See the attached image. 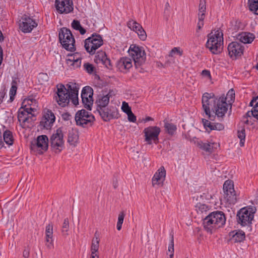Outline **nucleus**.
Returning a JSON list of instances; mask_svg holds the SVG:
<instances>
[{"mask_svg":"<svg viewBox=\"0 0 258 258\" xmlns=\"http://www.w3.org/2000/svg\"><path fill=\"white\" fill-rule=\"evenodd\" d=\"M67 86L68 89L62 84L56 86L57 90L54 98L57 104L62 107L67 106L70 100H72V103L75 105L78 104V88L76 87H72L69 84H68Z\"/></svg>","mask_w":258,"mask_h":258,"instance_id":"1","label":"nucleus"},{"mask_svg":"<svg viewBox=\"0 0 258 258\" xmlns=\"http://www.w3.org/2000/svg\"><path fill=\"white\" fill-rule=\"evenodd\" d=\"M226 219L225 215L223 212L216 211L211 212L204 218L203 225L205 230L211 234L218 228L224 226Z\"/></svg>","mask_w":258,"mask_h":258,"instance_id":"2","label":"nucleus"},{"mask_svg":"<svg viewBox=\"0 0 258 258\" xmlns=\"http://www.w3.org/2000/svg\"><path fill=\"white\" fill-rule=\"evenodd\" d=\"M223 34L221 30H218L215 34L208 36L206 47L215 54L220 53L223 49Z\"/></svg>","mask_w":258,"mask_h":258,"instance_id":"3","label":"nucleus"},{"mask_svg":"<svg viewBox=\"0 0 258 258\" xmlns=\"http://www.w3.org/2000/svg\"><path fill=\"white\" fill-rule=\"evenodd\" d=\"M58 38L60 44L65 49L72 52L76 50L75 40L70 29L66 27L61 28L59 31Z\"/></svg>","mask_w":258,"mask_h":258,"instance_id":"4","label":"nucleus"},{"mask_svg":"<svg viewBox=\"0 0 258 258\" xmlns=\"http://www.w3.org/2000/svg\"><path fill=\"white\" fill-rule=\"evenodd\" d=\"M128 52L134 60L135 68L137 69L142 70L141 67L146 59V55L143 47L136 44H132Z\"/></svg>","mask_w":258,"mask_h":258,"instance_id":"5","label":"nucleus"},{"mask_svg":"<svg viewBox=\"0 0 258 258\" xmlns=\"http://www.w3.org/2000/svg\"><path fill=\"white\" fill-rule=\"evenodd\" d=\"M103 44L102 36L94 33L84 41V47L86 51L90 55L95 53L96 50Z\"/></svg>","mask_w":258,"mask_h":258,"instance_id":"6","label":"nucleus"},{"mask_svg":"<svg viewBox=\"0 0 258 258\" xmlns=\"http://www.w3.org/2000/svg\"><path fill=\"white\" fill-rule=\"evenodd\" d=\"M218 98L216 97L213 93L205 92L203 94L202 99V107L204 110L206 116L211 120L214 121L215 115L211 113L210 106L213 103L214 105L217 103Z\"/></svg>","mask_w":258,"mask_h":258,"instance_id":"7","label":"nucleus"},{"mask_svg":"<svg viewBox=\"0 0 258 258\" xmlns=\"http://www.w3.org/2000/svg\"><path fill=\"white\" fill-rule=\"evenodd\" d=\"M229 104L227 103V98L224 95L218 98L216 104L212 108L213 115H215L219 121H222L228 110Z\"/></svg>","mask_w":258,"mask_h":258,"instance_id":"8","label":"nucleus"},{"mask_svg":"<svg viewBox=\"0 0 258 258\" xmlns=\"http://www.w3.org/2000/svg\"><path fill=\"white\" fill-rule=\"evenodd\" d=\"M67 128L61 127L56 130L50 138L51 146L56 150V152H59L64 145L63 135L67 132Z\"/></svg>","mask_w":258,"mask_h":258,"instance_id":"9","label":"nucleus"},{"mask_svg":"<svg viewBox=\"0 0 258 258\" xmlns=\"http://www.w3.org/2000/svg\"><path fill=\"white\" fill-rule=\"evenodd\" d=\"M48 148V138L46 135L39 136L31 143L30 149L34 152L42 154Z\"/></svg>","mask_w":258,"mask_h":258,"instance_id":"10","label":"nucleus"},{"mask_svg":"<svg viewBox=\"0 0 258 258\" xmlns=\"http://www.w3.org/2000/svg\"><path fill=\"white\" fill-rule=\"evenodd\" d=\"M254 212L251 208H243L237 214V221L242 226L249 225L253 219Z\"/></svg>","mask_w":258,"mask_h":258,"instance_id":"11","label":"nucleus"},{"mask_svg":"<svg viewBox=\"0 0 258 258\" xmlns=\"http://www.w3.org/2000/svg\"><path fill=\"white\" fill-rule=\"evenodd\" d=\"M223 191L225 198L229 204L234 205L237 202L233 182L232 180H227L225 181L223 184Z\"/></svg>","mask_w":258,"mask_h":258,"instance_id":"12","label":"nucleus"},{"mask_svg":"<svg viewBox=\"0 0 258 258\" xmlns=\"http://www.w3.org/2000/svg\"><path fill=\"white\" fill-rule=\"evenodd\" d=\"M160 132V127L156 126H150L145 128L144 130L145 141L149 145L152 143V141L157 144L158 142V136Z\"/></svg>","mask_w":258,"mask_h":258,"instance_id":"13","label":"nucleus"},{"mask_svg":"<svg viewBox=\"0 0 258 258\" xmlns=\"http://www.w3.org/2000/svg\"><path fill=\"white\" fill-rule=\"evenodd\" d=\"M94 119V116L91 113L84 109L78 111L75 115L76 124L82 126L93 122Z\"/></svg>","mask_w":258,"mask_h":258,"instance_id":"14","label":"nucleus"},{"mask_svg":"<svg viewBox=\"0 0 258 258\" xmlns=\"http://www.w3.org/2000/svg\"><path fill=\"white\" fill-rule=\"evenodd\" d=\"M112 90H110L108 92L107 91L102 90V93L97 95L95 104H96V111L104 109L109 104L110 98L112 96Z\"/></svg>","mask_w":258,"mask_h":258,"instance_id":"15","label":"nucleus"},{"mask_svg":"<svg viewBox=\"0 0 258 258\" xmlns=\"http://www.w3.org/2000/svg\"><path fill=\"white\" fill-rule=\"evenodd\" d=\"M97 111L105 121H108L114 118H118L119 116L118 109L113 106L106 107L104 109L102 108Z\"/></svg>","mask_w":258,"mask_h":258,"instance_id":"16","label":"nucleus"},{"mask_svg":"<svg viewBox=\"0 0 258 258\" xmlns=\"http://www.w3.org/2000/svg\"><path fill=\"white\" fill-rule=\"evenodd\" d=\"M37 26V23L33 19L26 15H24L21 18L19 24V28L24 33H30Z\"/></svg>","mask_w":258,"mask_h":258,"instance_id":"17","label":"nucleus"},{"mask_svg":"<svg viewBox=\"0 0 258 258\" xmlns=\"http://www.w3.org/2000/svg\"><path fill=\"white\" fill-rule=\"evenodd\" d=\"M55 5L60 14H68L74 10L72 0H55Z\"/></svg>","mask_w":258,"mask_h":258,"instance_id":"18","label":"nucleus"},{"mask_svg":"<svg viewBox=\"0 0 258 258\" xmlns=\"http://www.w3.org/2000/svg\"><path fill=\"white\" fill-rule=\"evenodd\" d=\"M228 53L231 58H236L243 53L244 47L238 42H232L228 46Z\"/></svg>","mask_w":258,"mask_h":258,"instance_id":"19","label":"nucleus"},{"mask_svg":"<svg viewBox=\"0 0 258 258\" xmlns=\"http://www.w3.org/2000/svg\"><path fill=\"white\" fill-rule=\"evenodd\" d=\"M190 141L197 144V146L199 148L209 154L212 153L214 151V149H216L217 147H219V144L218 143L209 142L204 143L196 137L193 138Z\"/></svg>","mask_w":258,"mask_h":258,"instance_id":"20","label":"nucleus"},{"mask_svg":"<svg viewBox=\"0 0 258 258\" xmlns=\"http://www.w3.org/2000/svg\"><path fill=\"white\" fill-rule=\"evenodd\" d=\"M94 61L96 63H102L107 68L110 69L112 68L110 59L107 56L105 51H98L94 58Z\"/></svg>","mask_w":258,"mask_h":258,"instance_id":"21","label":"nucleus"},{"mask_svg":"<svg viewBox=\"0 0 258 258\" xmlns=\"http://www.w3.org/2000/svg\"><path fill=\"white\" fill-rule=\"evenodd\" d=\"M66 59V63L68 66H72L74 69L79 68L81 64V55L78 52L69 54Z\"/></svg>","mask_w":258,"mask_h":258,"instance_id":"22","label":"nucleus"},{"mask_svg":"<svg viewBox=\"0 0 258 258\" xmlns=\"http://www.w3.org/2000/svg\"><path fill=\"white\" fill-rule=\"evenodd\" d=\"M55 117L51 110H47V112L44 115L40 124L44 126V128L48 129L50 128L54 122Z\"/></svg>","mask_w":258,"mask_h":258,"instance_id":"23","label":"nucleus"},{"mask_svg":"<svg viewBox=\"0 0 258 258\" xmlns=\"http://www.w3.org/2000/svg\"><path fill=\"white\" fill-rule=\"evenodd\" d=\"M211 121L209 119H202L204 126L209 132L212 130L222 131L224 130V125L222 123L211 122Z\"/></svg>","mask_w":258,"mask_h":258,"instance_id":"24","label":"nucleus"},{"mask_svg":"<svg viewBox=\"0 0 258 258\" xmlns=\"http://www.w3.org/2000/svg\"><path fill=\"white\" fill-rule=\"evenodd\" d=\"M116 66L120 72H126L133 67L132 59L127 57H122L117 61Z\"/></svg>","mask_w":258,"mask_h":258,"instance_id":"25","label":"nucleus"},{"mask_svg":"<svg viewBox=\"0 0 258 258\" xmlns=\"http://www.w3.org/2000/svg\"><path fill=\"white\" fill-rule=\"evenodd\" d=\"M166 176V170L163 166H161L155 173L152 178V184H160L164 180Z\"/></svg>","mask_w":258,"mask_h":258,"instance_id":"26","label":"nucleus"},{"mask_svg":"<svg viewBox=\"0 0 258 258\" xmlns=\"http://www.w3.org/2000/svg\"><path fill=\"white\" fill-rule=\"evenodd\" d=\"M229 236L231 237V240L234 242H240L245 237V233L242 230L231 231L229 233Z\"/></svg>","mask_w":258,"mask_h":258,"instance_id":"27","label":"nucleus"},{"mask_svg":"<svg viewBox=\"0 0 258 258\" xmlns=\"http://www.w3.org/2000/svg\"><path fill=\"white\" fill-rule=\"evenodd\" d=\"M79 135L76 130L69 128L68 131V142L71 145L75 146L78 142Z\"/></svg>","mask_w":258,"mask_h":258,"instance_id":"28","label":"nucleus"},{"mask_svg":"<svg viewBox=\"0 0 258 258\" xmlns=\"http://www.w3.org/2000/svg\"><path fill=\"white\" fill-rule=\"evenodd\" d=\"M254 38V34L247 32L242 33L239 35L240 41L243 43H250Z\"/></svg>","mask_w":258,"mask_h":258,"instance_id":"29","label":"nucleus"},{"mask_svg":"<svg viewBox=\"0 0 258 258\" xmlns=\"http://www.w3.org/2000/svg\"><path fill=\"white\" fill-rule=\"evenodd\" d=\"M26 114L24 111H22L21 108H20L18 111V119L20 122V125L23 128L26 127V122L28 120V118H26Z\"/></svg>","mask_w":258,"mask_h":258,"instance_id":"30","label":"nucleus"},{"mask_svg":"<svg viewBox=\"0 0 258 258\" xmlns=\"http://www.w3.org/2000/svg\"><path fill=\"white\" fill-rule=\"evenodd\" d=\"M3 138L5 143L8 145H12L14 143L13 133L9 130H6L3 134Z\"/></svg>","mask_w":258,"mask_h":258,"instance_id":"31","label":"nucleus"},{"mask_svg":"<svg viewBox=\"0 0 258 258\" xmlns=\"http://www.w3.org/2000/svg\"><path fill=\"white\" fill-rule=\"evenodd\" d=\"M93 90L90 86H85L84 87L82 90L81 93V98H90L91 99L93 98Z\"/></svg>","mask_w":258,"mask_h":258,"instance_id":"32","label":"nucleus"},{"mask_svg":"<svg viewBox=\"0 0 258 258\" xmlns=\"http://www.w3.org/2000/svg\"><path fill=\"white\" fill-rule=\"evenodd\" d=\"M164 127L167 133L170 135H173L176 131V125L172 123H169L167 121H164Z\"/></svg>","mask_w":258,"mask_h":258,"instance_id":"33","label":"nucleus"},{"mask_svg":"<svg viewBox=\"0 0 258 258\" xmlns=\"http://www.w3.org/2000/svg\"><path fill=\"white\" fill-rule=\"evenodd\" d=\"M248 4L249 10L258 15V0H248Z\"/></svg>","mask_w":258,"mask_h":258,"instance_id":"34","label":"nucleus"},{"mask_svg":"<svg viewBox=\"0 0 258 258\" xmlns=\"http://www.w3.org/2000/svg\"><path fill=\"white\" fill-rule=\"evenodd\" d=\"M99 239L98 237L93 238L91 244V254L97 255V252L99 249Z\"/></svg>","mask_w":258,"mask_h":258,"instance_id":"35","label":"nucleus"},{"mask_svg":"<svg viewBox=\"0 0 258 258\" xmlns=\"http://www.w3.org/2000/svg\"><path fill=\"white\" fill-rule=\"evenodd\" d=\"M237 137L240 139V146L241 147L244 146L245 138V130L244 127L237 131Z\"/></svg>","mask_w":258,"mask_h":258,"instance_id":"36","label":"nucleus"},{"mask_svg":"<svg viewBox=\"0 0 258 258\" xmlns=\"http://www.w3.org/2000/svg\"><path fill=\"white\" fill-rule=\"evenodd\" d=\"M69 230V221L68 218L64 219L61 227V233L63 236L68 235Z\"/></svg>","mask_w":258,"mask_h":258,"instance_id":"37","label":"nucleus"},{"mask_svg":"<svg viewBox=\"0 0 258 258\" xmlns=\"http://www.w3.org/2000/svg\"><path fill=\"white\" fill-rule=\"evenodd\" d=\"M170 242L168 246V251L170 252L169 254L170 258H173L174 255V238L173 233L171 232L170 234Z\"/></svg>","mask_w":258,"mask_h":258,"instance_id":"38","label":"nucleus"},{"mask_svg":"<svg viewBox=\"0 0 258 258\" xmlns=\"http://www.w3.org/2000/svg\"><path fill=\"white\" fill-rule=\"evenodd\" d=\"M125 214L123 211L119 213L118 216V220L116 225V228L118 231H120L122 228V225L123 222Z\"/></svg>","mask_w":258,"mask_h":258,"instance_id":"39","label":"nucleus"},{"mask_svg":"<svg viewBox=\"0 0 258 258\" xmlns=\"http://www.w3.org/2000/svg\"><path fill=\"white\" fill-rule=\"evenodd\" d=\"M82 100L84 107L87 109L91 110L93 102V98L84 97L82 98Z\"/></svg>","mask_w":258,"mask_h":258,"instance_id":"40","label":"nucleus"},{"mask_svg":"<svg viewBox=\"0 0 258 258\" xmlns=\"http://www.w3.org/2000/svg\"><path fill=\"white\" fill-rule=\"evenodd\" d=\"M196 208L198 213H201L206 212L209 209V206L207 205L200 203L197 204Z\"/></svg>","mask_w":258,"mask_h":258,"instance_id":"41","label":"nucleus"},{"mask_svg":"<svg viewBox=\"0 0 258 258\" xmlns=\"http://www.w3.org/2000/svg\"><path fill=\"white\" fill-rule=\"evenodd\" d=\"M46 238H51L53 237V225L51 223L49 224L46 227L45 229Z\"/></svg>","mask_w":258,"mask_h":258,"instance_id":"42","label":"nucleus"},{"mask_svg":"<svg viewBox=\"0 0 258 258\" xmlns=\"http://www.w3.org/2000/svg\"><path fill=\"white\" fill-rule=\"evenodd\" d=\"M83 68L84 70L89 74H92L95 71V67L94 66L89 62L85 63L83 64Z\"/></svg>","mask_w":258,"mask_h":258,"instance_id":"43","label":"nucleus"},{"mask_svg":"<svg viewBox=\"0 0 258 258\" xmlns=\"http://www.w3.org/2000/svg\"><path fill=\"white\" fill-rule=\"evenodd\" d=\"M206 10V2L205 1H200V5H199V14L198 17L200 15V14H203L204 17H205V12Z\"/></svg>","mask_w":258,"mask_h":258,"instance_id":"44","label":"nucleus"},{"mask_svg":"<svg viewBox=\"0 0 258 258\" xmlns=\"http://www.w3.org/2000/svg\"><path fill=\"white\" fill-rule=\"evenodd\" d=\"M170 6L168 2L165 4V8L164 10V17L167 21L169 18L170 14Z\"/></svg>","mask_w":258,"mask_h":258,"instance_id":"45","label":"nucleus"},{"mask_svg":"<svg viewBox=\"0 0 258 258\" xmlns=\"http://www.w3.org/2000/svg\"><path fill=\"white\" fill-rule=\"evenodd\" d=\"M199 18V21L197 24V33H198L199 32V30L201 29L204 26V20L205 19V17L203 16V14H200L199 17H198Z\"/></svg>","mask_w":258,"mask_h":258,"instance_id":"46","label":"nucleus"},{"mask_svg":"<svg viewBox=\"0 0 258 258\" xmlns=\"http://www.w3.org/2000/svg\"><path fill=\"white\" fill-rule=\"evenodd\" d=\"M17 90V82L13 80L12 82V86L10 90V95H15Z\"/></svg>","mask_w":258,"mask_h":258,"instance_id":"47","label":"nucleus"},{"mask_svg":"<svg viewBox=\"0 0 258 258\" xmlns=\"http://www.w3.org/2000/svg\"><path fill=\"white\" fill-rule=\"evenodd\" d=\"M177 54L179 56H181L183 54V51L179 47H174L170 52L169 56H173L174 54Z\"/></svg>","mask_w":258,"mask_h":258,"instance_id":"48","label":"nucleus"},{"mask_svg":"<svg viewBox=\"0 0 258 258\" xmlns=\"http://www.w3.org/2000/svg\"><path fill=\"white\" fill-rule=\"evenodd\" d=\"M137 33L138 34L139 38L141 40L144 41L146 39L147 34L143 27L141 29H140Z\"/></svg>","mask_w":258,"mask_h":258,"instance_id":"49","label":"nucleus"},{"mask_svg":"<svg viewBox=\"0 0 258 258\" xmlns=\"http://www.w3.org/2000/svg\"><path fill=\"white\" fill-rule=\"evenodd\" d=\"M127 111H130L127 113L128 119L130 121L135 122L136 121V116L133 114L131 110V108H128Z\"/></svg>","mask_w":258,"mask_h":258,"instance_id":"50","label":"nucleus"},{"mask_svg":"<svg viewBox=\"0 0 258 258\" xmlns=\"http://www.w3.org/2000/svg\"><path fill=\"white\" fill-rule=\"evenodd\" d=\"M71 26L74 29L77 30L81 26V25L78 20H74L71 24Z\"/></svg>","mask_w":258,"mask_h":258,"instance_id":"51","label":"nucleus"},{"mask_svg":"<svg viewBox=\"0 0 258 258\" xmlns=\"http://www.w3.org/2000/svg\"><path fill=\"white\" fill-rule=\"evenodd\" d=\"M226 98H230V101H233L235 98V92L233 89H230L227 94Z\"/></svg>","mask_w":258,"mask_h":258,"instance_id":"52","label":"nucleus"},{"mask_svg":"<svg viewBox=\"0 0 258 258\" xmlns=\"http://www.w3.org/2000/svg\"><path fill=\"white\" fill-rule=\"evenodd\" d=\"M22 111H24L26 114H28V115L33 114L32 113V111H34L36 110L35 109L32 108V107H27V108H23L21 107Z\"/></svg>","mask_w":258,"mask_h":258,"instance_id":"53","label":"nucleus"},{"mask_svg":"<svg viewBox=\"0 0 258 258\" xmlns=\"http://www.w3.org/2000/svg\"><path fill=\"white\" fill-rule=\"evenodd\" d=\"M46 245L48 248H51L53 247V239L51 238H45Z\"/></svg>","mask_w":258,"mask_h":258,"instance_id":"54","label":"nucleus"},{"mask_svg":"<svg viewBox=\"0 0 258 258\" xmlns=\"http://www.w3.org/2000/svg\"><path fill=\"white\" fill-rule=\"evenodd\" d=\"M137 24V22L136 21H134L133 20H131L128 21V22H127V26L131 30H133L134 27Z\"/></svg>","mask_w":258,"mask_h":258,"instance_id":"55","label":"nucleus"},{"mask_svg":"<svg viewBox=\"0 0 258 258\" xmlns=\"http://www.w3.org/2000/svg\"><path fill=\"white\" fill-rule=\"evenodd\" d=\"M61 116L62 119L65 121L70 120L72 118L71 115L68 112L62 113Z\"/></svg>","mask_w":258,"mask_h":258,"instance_id":"56","label":"nucleus"},{"mask_svg":"<svg viewBox=\"0 0 258 258\" xmlns=\"http://www.w3.org/2000/svg\"><path fill=\"white\" fill-rule=\"evenodd\" d=\"M128 108H131V107L128 106L127 103L123 102L122 105V109L123 111L126 114L130 113V111H127V110H128Z\"/></svg>","mask_w":258,"mask_h":258,"instance_id":"57","label":"nucleus"},{"mask_svg":"<svg viewBox=\"0 0 258 258\" xmlns=\"http://www.w3.org/2000/svg\"><path fill=\"white\" fill-rule=\"evenodd\" d=\"M254 108L252 107V109L251 111H248L247 113L243 116V119H247L248 117H251V116L254 117Z\"/></svg>","mask_w":258,"mask_h":258,"instance_id":"58","label":"nucleus"},{"mask_svg":"<svg viewBox=\"0 0 258 258\" xmlns=\"http://www.w3.org/2000/svg\"><path fill=\"white\" fill-rule=\"evenodd\" d=\"M29 115H26V118L28 119V120L26 122V123H31L34 120H36L35 115L34 114H31Z\"/></svg>","mask_w":258,"mask_h":258,"instance_id":"59","label":"nucleus"},{"mask_svg":"<svg viewBox=\"0 0 258 258\" xmlns=\"http://www.w3.org/2000/svg\"><path fill=\"white\" fill-rule=\"evenodd\" d=\"M30 254V248H25L23 252V256L24 258H28Z\"/></svg>","mask_w":258,"mask_h":258,"instance_id":"60","label":"nucleus"},{"mask_svg":"<svg viewBox=\"0 0 258 258\" xmlns=\"http://www.w3.org/2000/svg\"><path fill=\"white\" fill-rule=\"evenodd\" d=\"M142 28V26L140 24L137 23V24L136 25V26L134 27V28L132 30H133V31H135L136 33H137L138 31H139V30L140 29H141Z\"/></svg>","mask_w":258,"mask_h":258,"instance_id":"61","label":"nucleus"},{"mask_svg":"<svg viewBox=\"0 0 258 258\" xmlns=\"http://www.w3.org/2000/svg\"><path fill=\"white\" fill-rule=\"evenodd\" d=\"M254 117L258 120V106H254Z\"/></svg>","mask_w":258,"mask_h":258,"instance_id":"62","label":"nucleus"},{"mask_svg":"<svg viewBox=\"0 0 258 258\" xmlns=\"http://www.w3.org/2000/svg\"><path fill=\"white\" fill-rule=\"evenodd\" d=\"M202 75L208 77H211L210 72L206 70H203L202 71Z\"/></svg>","mask_w":258,"mask_h":258,"instance_id":"63","label":"nucleus"},{"mask_svg":"<svg viewBox=\"0 0 258 258\" xmlns=\"http://www.w3.org/2000/svg\"><path fill=\"white\" fill-rule=\"evenodd\" d=\"M5 95L6 93L4 91L0 92V104L3 102Z\"/></svg>","mask_w":258,"mask_h":258,"instance_id":"64","label":"nucleus"}]
</instances>
